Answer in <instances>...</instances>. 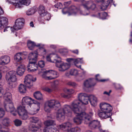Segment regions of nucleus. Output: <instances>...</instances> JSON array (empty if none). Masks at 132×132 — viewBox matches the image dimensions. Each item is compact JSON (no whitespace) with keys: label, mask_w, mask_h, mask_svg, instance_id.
<instances>
[{"label":"nucleus","mask_w":132,"mask_h":132,"mask_svg":"<svg viewBox=\"0 0 132 132\" xmlns=\"http://www.w3.org/2000/svg\"><path fill=\"white\" fill-rule=\"evenodd\" d=\"M35 104V107L37 106L38 108L36 109L37 111H35L34 112L31 113L30 112V114L33 115L36 113L39 109L40 107V103L28 96H26L23 98L22 100V106H20L18 108V113L20 117L22 119L25 120L27 119L28 117V113L25 109V106L26 105H28L30 106V105L32 104Z\"/></svg>","instance_id":"f257e3e1"},{"label":"nucleus","mask_w":132,"mask_h":132,"mask_svg":"<svg viewBox=\"0 0 132 132\" xmlns=\"http://www.w3.org/2000/svg\"><path fill=\"white\" fill-rule=\"evenodd\" d=\"M82 5L84 8L87 10L83 11L80 10H78L75 6H73L69 8V12H64V9H65L64 8L62 10V12L63 14L68 13V15H75L78 12L81 15H88L89 14V12L88 10H94L96 8V4L92 1L86 2V3L83 4Z\"/></svg>","instance_id":"f03ea898"},{"label":"nucleus","mask_w":132,"mask_h":132,"mask_svg":"<svg viewBox=\"0 0 132 132\" xmlns=\"http://www.w3.org/2000/svg\"><path fill=\"white\" fill-rule=\"evenodd\" d=\"M100 111L98 113V115L101 118L105 119L109 117L111 115V112L113 108L109 104L102 103L100 105Z\"/></svg>","instance_id":"7ed1b4c3"},{"label":"nucleus","mask_w":132,"mask_h":132,"mask_svg":"<svg viewBox=\"0 0 132 132\" xmlns=\"http://www.w3.org/2000/svg\"><path fill=\"white\" fill-rule=\"evenodd\" d=\"M3 98L5 100L4 107L6 111L10 112L13 116H16L17 112L11 100V94L9 93H6L4 95Z\"/></svg>","instance_id":"20e7f679"},{"label":"nucleus","mask_w":132,"mask_h":132,"mask_svg":"<svg viewBox=\"0 0 132 132\" xmlns=\"http://www.w3.org/2000/svg\"><path fill=\"white\" fill-rule=\"evenodd\" d=\"M77 103L80 104L78 101L72 102V111L76 115V116L73 119L74 122L77 125H79L82 121V117H81L82 109L80 105H77Z\"/></svg>","instance_id":"39448f33"},{"label":"nucleus","mask_w":132,"mask_h":132,"mask_svg":"<svg viewBox=\"0 0 132 132\" xmlns=\"http://www.w3.org/2000/svg\"><path fill=\"white\" fill-rule=\"evenodd\" d=\"M42 78L46 80L54 79L58 76V73L54 70H51L42 71L38 73Z\"/></svg>","instance_id":"423d86ee"},{"label":"nucleus","mask_w":132,"mask_h":132,"mask_svg":"<svg viewBox=\"0 0 132 132\" xmlns=\"http://www.w3.org/2000/svg\"><path fill=\"white\" fill-rule=\"evenodd\" d=\"M6 79L8 82L9 87L12 88L15 87V82L16 78L15 72L13 71H10L7 72L6 76Z\"/></svg>","instance_id":"0eeeda50"},{"label":"nucleus","mask_w":132,"mask_h":132,"mask_svg":"<svg viewBox=\"0 0 132 132\" xmlns=\"http://www.w3.org/2000/svg\"><path fill=\"white\" fill-rule=\"evenodd\" d=\"M9 3L12 4L16 8H20L23 5H28L30 3V0H6Z\"/></svg>","instance_id":"6e6552de"},{"label":"nucleus","mask_w":132,"mask_h":132,"mask_svg":"<svg viewBox=\"0 0 132 132\" xmlns=\"http://www.w3.org/2000/svg\"><path fill=\"white\" fill-rule=\"evenodd\" d=\"M78 98L79 100H75L72 102L75 101H78L80 104L77 103V105H80L81 108V104L85 105L88 104V101H89V96L87 94L82 93H79L78 95Z\"/></svg>","instance_id":"1a4fd4ad"},{"label":"nucleus","mask_w":132,"mask_h":132,"mask_svg":"<svg viewBox=\"0 0 132 132\" xmlns=\"http://www.w3.org/2000/svg\"><path fill=\"white\" fill-rule=\"evenodd\" d=\"M38 12L40 15L42 17L45 16V20L48 21L51 18V15L49 13H47L45 11L44 6L42 5H40L38 8Z\"/></svg>","instance_id":"9d476101"},{"label":"nucleus","mask_w":132,"mask_h":132,"mask_svg":"<svg viewBox=\"0 0 132 132\" xmlns=\"http://www.w3.org/2000/svg\"><path fill=\"white\" fill-rule=\"evenodd\" d=\"M93 114L92 112H89V114H88L81 111V117H82V120L84 121V123L88 124L92 120V117Z\"/></svg>","instance_id":"9b49d317"},{"label":"nucleus","mask_w":132,"mask_h":132,"mask_svg":"<svg viewBox=\"0 0 132 132\" xmlns=\"http://www.w3.org/2000/svg\"><path fill=\"white\" fill-rule=\"evenodd\" d=\"M56 66L59 68V70L61 71H64L68 69L70 67L69 64L64 63L61 61L55 60Z\"/></svg>","instance_id":"f8f14e48"},{"label":"nucleus","mask_w":132,"mask_h":132,"mask_svg":"<svg viewBox=\"0 0 132 132\" xmlns=\"http://www.w3.org/2000/svg\"><path fill=\"white\" fill-rule=\"evenodd\" d=\"M24 19L23 18H20L16 20L15 24L13 26V29L15 30H18L21 29L24 24Z\"/></svg>","instance_id":"ddd939ff"},{"label":"nucleus","mask_w":132,"mask_h":132,"mask_svg":"<svg viewBox=\"0 0 132 132\" xmlns=\"http://www.w3.org/2000/svg\"><path fill=\"white\" fill-rule=\"evenodd\" d=\"M72 124L69 122H67L59 125L57 126L58 129H61L66 132H69V129L71 127Z\"/></svg>","instance_id":"4468645a"},{"label":"nucleus","mask_w":132,"mask_h":132,"mask_svg":"<svg viewBox=\"0 0 132 132\" xmlns=\"http://www.w3.org/2000/svg\"><path fill=\"white\" fill-rule=\"evenodd\" d=\"M89 126L92 129L98 128L100 132L102 131V128L100 124L99 121L97 120H93L90 122L88 124Z\"/></svg>","instance_id":"2eb2a0df"},{"label":"nucleus","mask_w":132,"mask_h":132,"mask_svg":"<svg viewBox=\"0 0 132 132\" xmlns=\"http://www.w3.org/2000/svg\"><path fill=\"white\" fill-rule=\"evenodd\" d=\"M36 80V78H35V79L34 80L33 79L31 75L28 74L25 77L24 82L26 87L30 88L32 85L33 81H35Z\"/></svg>","instance_id":"dca6fc26"},{"label":"nucleus","mask_w":132,"mask_h":132,"mask_svg":"<svg viewBox=\"0 0 132 132\" xmlns=\"http://www.w3.org/2000/svg\"><path fill=\"white\" fill-rule=\"evenodd\" d=\"M48 105L52 109L56 110L60 108L61 105L59 102L57 101L52 100L46 102Z\"/></svg>","instance_id":"f3484780"},{"label":"nucleus","mask_w":132,"mask_h":132,"mask_svg":"<svg viewBox=\"0 0 132 132\" xmlns=\"http://www.w3.org/2000/svg\"><path fill=\"white\" fill-rule=\"evenodd\" d=\"M65 114L62 109L58 110L56 112V117L57 119L60 121H63L64 119Z\"/></svg>","instance_id":"a211bd4d"},{"label":"nucleus","mask_w":132,"mask_h":132,"mask_svg":"<svg viewBox=\"0 0 132 132\" xmlns=\"http://www.w3.org/2000/svg\"><path fill=\"white\" fill-rule=\"evenodd\" d=\"M36 62L33 61L32 62H29L28 66V71L29 72H33L37 70V65L36 64Z\"/></svg>","instance_id":"6ab92c4d"},{"label":"nucleus","mask_w":132,"mask_h":132,"mask_svg":"<svg viewBox=\"0 0 132 132\" xmlns=\"http://www.w3.org/2000/svg\"><path fill=\"white\" fill-rule=\"evenodd\" d=\"M27 54V52L18 53L14 56V59L16 61L20 62L24 59V55H26Z\"/></svg>","instance_id":"aec40b11"},{"label":"nucleus","mask_w":132,"mask_h":132,"mask_svg":"<svg viewBox=\"0 0 132 132\" xmlns=\"http://www.w3.org/2000/svg\"><path fill=\"white\" fill-rule=\"evenodd\" d=\"M10 58L8 56L5 55L0 58V64L4 65L8 64L10 62Z\"/></svg>","instance_id":"412c9836"},{"label":"nucleus","mask_w":132,"mask_h":132,"mask_svg":"<svg viewBox=\"0 0 132 132\" xmlns=\"http://www.w3.org/2000/svg\"><path fill=\"white\" fill-rule=\"evenodd\" d=\"M71 104V107H70L69 105H64L62 109L65 114V115L68 117L70 116L71 115V112L70 109L72 108Z\"/></svg>","instance_id":"4be33fe9"},{"label":"nucleus","mask_w":132,"mask_h":132,"mask_svg":"<svg viewBox=\"0 0 132 132\" xmlns=\"http://www.w3.org/2000/svg\"><path fill=\"white\" fill-rule=\"evenodd\" d=\"M7 19L5 17H0V29L4 28L8 24Z\"/></svg>","instance_id":"5701e85b"},{"label":"nucleus","mask_w":132,"mask_h":132,"mask_svg":"<svg viewBox=\"0 0 132 132\" xmlns=\"http://www.w3.org/2000/svg\"><path fill=\"white\" fill-rule=\"evenodd\" d=\"M37 54H38L35 53H30L28 56L29 62L31 63L33 61L36 62L37 60Z\"/></svg>","instance_id":"b1692460"},{"label":"nucleus","mask_w":132,"mask_h":132,"mask_svg":"<svg viewBox=\"0 0 132 132\" xmlns=\"http://www.w3.org/2000/svg\"><path fill=\"white\" fill-rule=\"evenodd\" d=\"M42 124V123H40L38 124V126L34 124L30 125L29 128V130L32 132H36L41 127Z\"/></svg>","instance_id":"393cba45"},{"label":"nucleus","mask_w":132,"mask_h":132,"mask_svg":"<svg viewBox=\"0 0 132 132\" xmlns=\"http://www.w3.org/2000/svg\"><path fill=\"white\" fill-rule=\"evenodd\" d=\"M25 67L23 65H21L18 66L16 72L18 75L22 76L25 71Z\"/></svg>","instance_id":"a878e982"},{"label":"nucleus","mask_w":132,"mask_h":132,"mask_svg":"<svg viewBox=\"0 0 132 132\" xmlns=\"http://www.w3.org/2000/svg\"><path fill=\"white\" fill-rule=\"evenodd\" d=\"M95 85V84L92 83V81L91 79L86 80L84 81V87L87 88H89L92 86H94Z\"/></svg>","instance_id":"bb28decb"},{"label":"nucleus","mask_w":132,"mask_h":132,"mask_svg":"<svg viewBox=\"0 0 132 132\" xmlns=\"http://www.w3.org/2000/svg\"><path fill=\"white\" fill-rule=\"evenodd\" d=\"M41 44H38L37 45H36L35 43L33 42H32L31 40H29L28 41L27 45L28 48L31 50H33V48L35 46H39L41 45Z\"/></svg>","instance_id":"cd10ccee"},{"label":"nucleus","mask_w":132,"mask_h":132,"mask_svg":"<svg viewBox=\"0 0 132 132\" xmlns=\"http://www.w3.org/2000/svg\"><path fill=\"white\" fill-rule=\"evenodd\" d=\"M112 2V0H103L102 2V6L101 7V9L103 10H105Z\"/></svg>","instance_id":"c85d7f7f"},{"label":"nucleus","mask_w":132,"mask_h":132,"mask_svg":"<svg viewBox=\"0 0 132 132\" xmlns=\"http://www.w3.org/2000/svg\"><path fill=\"white\" fill-rule=\"evenodd\" d=\"M89 101L92 105L93 106H95L97 103V98L93 95H89Z\"/></svg>","instance_id":"c756f323"},{"label":"nucleus","mask_w":132,"mask_h":132,"mask_svg":"<svg viewBox=\"0 0 132 132\" xmlns=\"http://www.w3.org/2000/svg\"><path fill=\"white\" fill-rule=\"evenodd\" d=\"M37 10V7L36 6L29 9L26 12V14L28 15H31L34 14Z\"/></svg>","instance_id":"7c9ffc66"},{"label":"nucleus","mask_w":132,"mask_h":132,"mask_svg":"<svg viewBox=\"0 0 132 132\" xmlns=\"http://www.w3.org/2000/svg\"><path fill=\"white\" fill-rule=\"evenodd\" d=\"M11 122V121L10 119L7 118H5L3 119L2 123L4 126L8 127L10 126Z\"/></svg>","instance_id":"2f4dec72"},{"label":"nucleus","mask_w":132,"mask_h":132,"mask_svg":"<svg viewBox=\"0 0 132 132\" xmlns=\"http://www.w3.org/2000/svg\"><path fill=\"white\" fill-rule=\"evenodd\" d=\"M44 123L45 125L49 127L50 126H54L56 125L55 121L53 120H48L45 121Z\"/></svg>","instance_id":"473e14b6"},{"label":"nucleus","mask_w":132,"mask_h":132,"mask_svg":"<svg viewBox=\"0 0 132 132\" xmlns=\"http://www.w3.org/2000/svg\"><path fill=\"white\" fill-rule=\"evenodd\" d=\"M34 95L35 98L38 100H41L43 99L42 95L39 92L35 93L34 94Z\"/></svg>","instance_id":"72a5a7b5"},{"label":"nucleus","mask_w":132,"mask_h":132,"mask_svg":"<svg viewBox=\"0 0 132 132\" xmlns=\"http://www.w3.org/2000/svg\"><path fill=\"white\" fill-rule=\"evenodd\" d=\"M26 85L25 86L21 84L19 86V89L20 92L21 93H26Z\"/></svg>","instance_id":"f704fd0d"},{"label":"nucleus","mask_w":132,"mask_h":132,"mask_svg":"<svg viewBox=\"0 0 132 132\" xmlns=\"http://www.w3.org/2000/svg\"><path fill=\"white\" fill-rule=\"evenodd\" d=\"M82 62L83 60L82 58H78L75 60H74V63L76 65V66L78 68H80L81 65H79L78 66H77L76 65V64L79 63H82Z\"/></svg>","instance_id":"c9c22d12"},{"label":"nucleus","mask_w":132,"mask_h":132,"mask_svg":"<svg viewBox=\"0 0 132 132\" xmlns=\"http://www.w3.org/2000/svg\"><path fill=\"white\" fill-rule=\"evenodd\" d=\"M30 122L32 123H36L39 121V119L36 117H32L29 118Z\"/></svg>","instance_id":"e433bc0d"},{"label":"nucleus","mask_w":132,"mask_h":132,"mask_svg":"<svg viewBox=\"0 0 132 132\" xmlns=\"http://www.w3.org/2000/svg\"><path fill=\"white\" fill-rule=\"evenodd\" d=\"M98 17L100 18L105 19L107 15V14L106 12L99 13L98 14Z\"/></svg>","instance_id":"4c0bfd02"},{"label":"nucleus","mask_w":132,"mask_h":132,"mask_svg":"<svg viewBox=\"0 0 132 132\" xmlns=\"http://www.w3.org/2000/svg\"><path fill=\"white\" fill-rule=\"evenodd\" d=\"M81 130V129L80 128L76 127L71 129L69 132H80Z\"/></svg>","instance_id":"58836bf2"},{"label":"nucleus","mask_w":132,"mask_h":132,"mask_svg":"<svg viewBox=\"0 0 132 132\" xmlns=\"http://www.w3.org/2000/svg\"><path fill=\"white\" fill-rule=\"evenodd\" d=\"M52 109L50 107L48 104H47L46 103H45L44 109L46 112L47 113L49 112Z\"/></svg>","instance_id":"ea45409f"},{"label":"nucleus","mask_w":132,"mask_h":132,"mask_svg":"<svg viewBox=\"0 0 132 132\" xmlns=\"http://www.w3.org/2000/svg\"><path fill=\"white\" fill-rule=\"evenodd\" d=\"M14 122L15 125L17 126H20L22 123V122L21 120L17 119L14 120Z\"/></svg>","instance_id":"a19ab883"},{"label":"nucleus","mask_w":132,"mask_h":132,"mask_svg":"<svg viewBox=\"0 0 132 132\" xmlns=\"http://www.w3.org/2000/svg\"><path fill=\"white\" fill-rule=\"evenodd\" d=\"M78 74L77 71L75 69H72L70 72V74L72 75L76 76Z\"/></svg>","instance_id":"79ce46f5"},{"label":"nucleus","mask_w":132,"mask_h":132,"mask_svg":"<svg viewBox=\"0 0 132 132\" xmlns=\"http://www.w3.org/2000/svg\"><path fill=\"white\" fill-rule=\"evenodd\" d=\"M39 52L42 55H45L46 53V51L45 49L43 48L40 49Z\"/></svg>","instance_id":"37998d69"},{"label":"nucleus","mask_w":132,"mask_h":132,"mask_svg":"<svg viewBox=\"0 0 132 132\" xmlns=\"http://www.w3.org/2000/svg\"><path fill=\"white\" fill-rule=\"evenodd\" d=\"M65 91L68 94H72L74 92V90L72 89H66Z\"/></svg>","instance_id":"c03bdc74"},{"label":"nucleus","mask_w":132,"mask_h":132,"mask_svg":"<svg viewBox=\"0 0 132 132\" xmlns=\"http://www.w3.org/2000/svg\"><path fill=\"white\" fill-rule=\"evenodd\" d=\"M5 114V111L4 109L0 108V118L3 117Z\"/></svg>","instance_id":"a18cd8bd"},{"label":"nucleus","mask_w":132,"mask_h":132,"mask_svg":"<svg viewBox=\"0 0 132 132\" xmlns=\"http://www.w3.org/2000/svg\"><path fill=\"white\" fill-rule=\"evenodd\" d=\"M38 66L41 68H43L45 66L44 62L42 60L39 61L38 62Z\"/></svg>","instance_id":"49530a36"},{"label":"nucleus","mask_w":132,"mask_h":132,"mask_svg":"<svg viewBox=\"0 0 132 132\" xmlns=\"http://www.w3.org/2000/svg\"><path fill=\"white\" fill-rule=\"evenodd\" d=\"M54 6L55 8L58 9H61L62 7V4L60 3H58L56 4Z\"/></svg>","instance_id":"de8ad7c7"},{"label":"nucleus","mask_w":132,"mask_h":132,"mask_svg":"<svg viewBox=\"0 0 132 132\" xmlns=\"http://www.w3.org/2000/svg\"><path fill=\"white\" fill-rule=\"evenodd\" d=\"M10 30H11L12 32H14V29L13 28H10V27H5L4 29V32H5L6 31H7Z\"/></svg>","instance_id":"09e8293b"},{"label":"nucleus","mask_w":132,"mask_h":132,"mask_svg":"<svg viewBox=\"0 0 132 132\" xmlns=\"http://www.w3.org/2000/svg\"><path fill=\"white\" fill-rule=\"evenodd\" d=\"M100 76L98 74H97L96 76V80L99 81L103 82L106 81L105 80H100Z\"/></svg>","instance_id":"8fccbe9b"},{"label":"nucleus","mask_w":132,"mask_h":132,"mask_svg":"<svg viewBox=\"0 0 132 132\" xmlns=\"http://www.w3.org/2000/svg\"><path fill=\"white\" fill-rule=\"evenodd\" d=\"M46 60H47V61H49L51 62H52V63H54V62L55 63V60H56L55 59L54 60V61H51V59L50 55L47 56L46 57Z\"/></svg>","instance_id":"3c124183"},{"label":"nucleus","mask_w":132,"mask_h":132,"mask_svg":"<svg viewBox=\"0 0 132 132\" xmlns=\"http://www.w3.org/2000/svg\"><path fill=\"white\" fill-rule=\"evenodd\" d=\"M68 84L69 85H70L73 87L76 86L77 85L76 84L75 82L71 81L69 82Z\"/></svg>","instance_id":"603ef678"},{"label":"nucleus","mask_w":132,"mask_h":132,"mask_svg":"<svg viewBox=\"0 0 132 132\" xmlns=\"http://www.w3.org/2000/svg\"><path fill=\"white\" fill-rule=\"evenodd\" d=\"M56 128H53L50 127V128L49 129V130L48 131L49 132H56Z\"/></svg>","instance_id":"864d4df0"},{"label":"nucleus","mask_w":132,"mask_h":132,"mask_svg":"<svg viewBox=\"0 0 132 132\" xmlns=\"http://www.w3.org/2000/svg\"><path fill=\"white\" fill-rule=\"evenodd\" d=\"M43 90L48 92H51L52 91V90L51 89L47 87H45L44 88Z\"/></svg>","instance_id":"5fc2aeb1"},{"label":"nucleus","mask_w":132,"mask_h":132,"mask_svg":"<svg viewBox=\"0 0 132 132\" xmlns=\"http://www.w3.org/2000/svg\"><path fill=\"white\" fill-rule=\"evenodd\" d=\"M4 90L3 88L0 87V97H1L3 95Z\"/></svg>","instance_id":"6e6d98bb"},{"label":"nucleus","mask_w":132,"mask_h":132,"mask_svg":"<svg viewBox=\"0 0 132 132\" xmlns=\"http://www.w3.org/2000/svg\"><path fill=\"white\" fill-rule=\"evenodd\" d=\"M59 84L58 81L57 80L55 81L53 83V85L54 86H57Z\"/></svg>","instance_id":"4d7b16f0"},{"label":"nucleus","mask_w":132,"mask_h":132,"mask_svg":"<svg viewBox=\"0 0 132 132\" xmlns=\"http://www.w3.org/2000/svg\"><path fill=\"white\" fill-rule=\"evenodd\" d=\"M67 61L69 62H74V60L72 58H68L67 59Z\"/></svg>","instance_id":"13d9d810"},{"label":"nucleus","mask_w":132,"mask_h":132,"mask_svg":"<svg viewBox=\"0 0 132 132\" xmlns=\"http://www.w3.org/2000/svg\"><path fill=\"white\" fill-rule=\"evenodd\" d=\"M71 51L74 54H78L79 51L78 50H71Z\"/></svg>","instance_id":"bf43d9fd"},{"label":"nucleus","mask_w":132,"mask_h":132,"mask_svg":"<svg viewBox=\"0 0 132 132\" xmlns=\"http://www.w3.org/2000/svg\"><path fill=\"white\" fill-rule=\"evenodd\" d=\"M50 127H45L43 130V132H49L48 130H49Z\"/></svg>","instance_id":"052dcab7"},{"label":"nucleus","mask_w":132,"mask_h":132,"mask_svg":"<svg viewBox=\"0 0 132 132\" xmlns=\"http://www.w3.org/2000/svg\"><path fill=\"white\" fill-rule=\"evenodd\" d=\"M115 87L116 89H121V87L119 84H117L115 86Z\"/></svg>","instance_id":"680f3d73"},{"label":"nucleus","mask_w":132,"mask_h":132,"mask_svg":"<svg viewBox=\"0 0 132 132\" xmlns=\"http://www.w3.org/2000/svg\"><path fill=\"white\" fill-rule=\"evenodd\" d=\"M71 3V2H64V4L66 6H68Z\"/></svg>","instance_id":"e2e57ef3"},{"label":"nucleus","mask_w":132,"mask_h":132,"mask_svg":"<svg viewBox=\"0 0 132 132\" xmlns=\"http://www.w3.org/2000/svg\"><path fill=\"white\" fill-rule=\"evenodd\" d=\"M111 92V90H110L109 92H107L106 91H105L103 93V94H106L107 95L109 96L110 95V93Z\"/></svg>","instance_id":"0e129e2a"},{"label":"nucleus","mask_w":132,"mask_h":132,"mask_svg":"<svg viewBox=\"0 0 132 132\" xmlns=\"http://www.w3.org/2000/svg\"><path fill=\"white\" fill-rule=\"evenodd\" d=\"M0 131H2V132H6L7 131H5V130L3 129V128L2 127L1 125L0 124Z\"/></svg>","instance_id":"69168bd1"},{"label":"nucleus","mask_w":132,"mask_h":132,"mask_svg":"<svg viewBox=\"0 0 132 132\" xmlns=\"http://www.w3.org/2000/svg\"><path fill=\"white\" fill-rule=\"evenodd\" d=\"M4 13L3 10L2 8L0 6V15L3 14Z\"/></svg>","instance_id":"338daca9"},{"label":"nucleus","mask_w":132,"mask_h":132,"mask_svg":"<svg viewBox=\"0 0 132 132\" xmlns=\"http://www.w3.org/2000/svg\"><path fill=\"white\" fill-rule=\"evenodd\" d=\"M44 20L43 19H41L40 21V24H45V23L44 22Z\"/></svg>","instance_id":"774afa93"}]
</instances>
